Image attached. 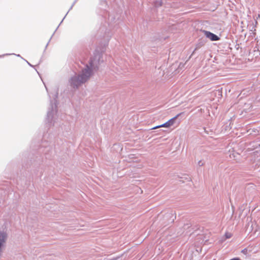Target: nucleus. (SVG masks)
I'll return each instance as SVG.
<instances>
[{
    "label": "nucleus",
    "instance_id": "7ed1b4c3",
    "mask_svg": "<svg viewBox=\"0 0 260 260\" xmlns=\"http://www.w3.org/2000/svg\"><path fill=\"white\" fill-rule=\"evenodd\" d=\"M58 96V93H56L55 95V98L53 100L50 101V106L48 108L47 113V117H46V121L48 123V125L50 126L51 125L53 119L54 117V114L57 112V98Z\"/></svg>",
    "mask_w": 260,
    "mask_h": 260
},
{
    "label": "nucleus",
    "instance_id": "ddd939ff",
    "mask_svg": "<svg viewBox=\"0 0 260 260\" xmlns=\"http://www.w3.org/2000/svg\"><path fill=\"white\" fill-rule=\"evenodd\" d=\"M163 126L161 125H158V126H156L154 127H153L152 129H156L157 128H159V127H162Z\"/></svg>",
    "mask_w": 260,
    "mask_h": 260
},
{
    "label": "nucleus",
    "instance_id": "f257e3e1",
    "mask_svg": "<svg viewBox=\"0 0 260 260\" xmlns=\"http://www.w3.org/2000/svg\"><path fill=\"white\" fill-rule=\"evenodd\" d=\"M90 77V72L89 68H84L80 74L72 77L69 83L71 87L74 89H78L82 84L85 83Z\"/></svg>",
    "mask_w": 260,
    "mask_h": 260
},
{
    "label": "nucleus",
    "instance_id": "6ab92c4d",
    "mask_svg": "<svg viewBox=\"0 0 260 260\" xmlns=\"http://www.w3.org/2000/svg\"><path fill=\"white\" fill-rule=\"evenodd\" d=\"M17 56L20 57V55L19 54L16 55Z\"/></svg>",
    "mask_w": 260,
    "mask_h": 260
},
{
    "label": "nucleus",
    "instance_id": "f03ea898",
    "mask_svg": "<svg viewBox=\"0 0 260 260\" xmlns=\"http://www.w3.org/2000/svg\"><path fill=\"white\" fill-rule=\"evenodd\" d=\"M102 57L103 55L102 53L95 51L94 53L93 56L90 58L88 64L85 66V68H87V67L89 68L90 76L92 75V72L97 71L99 70L100 66L103 62L104 61Z\"/></svg>",
    "mask_w": 260,
    "mask_h": 260
},
{
    "label": "nucleus",
    "instance_id": "39448f33",
    "mask_svg": "<svg viewBox=\"0 0 260 260\" xmlns=\"http://www.w3.org/2000/svg\"><path fill=\"white\" fill-rule=\"evenodd\" d=\"M203 32L206 38L209 39L212 41H216L220 40V38L218 36L210 31L204 30H203Z\"/></svg>",
    "mask_w": 260,
    "mask_h": 260
},
{
    "label": "nucleus",
    "instance_id": "f8f14e48",
    "mask_svg": "<svg viewBox=\"0 0 260 260\" xmlns=\"http://www.w3.org/2000/svg\"><path fill=\"white\" fill-rule=\"evenodd\" d=\"M198 165L199 166H202L204 165V163L202 162V161L201 160H200V161H198Z\"/></svg>",
    "mask_w": 260,
    "mask_h": 260
},
{
    "label": "nucleus",
    "instance_id": "6e6552de",
    "mask_svg": "<svg viewBox=\"0 0 260 260\" xmlns=\"http://www.w3.org/2000/svg\"><path fill=\"white\" fill-rule=\"evenodd\" d=\"M165 218L168 219L169 223H172L174 222V217L173 212L166 213L165 215Z\"/></svg>",
    "mask_w": 260,
    "mask_h": 260
},
{
    "label": "nucleus",
    "instance_id": "423d86ee",
    "mask_svg": "<svg viewBox=\"0 0 260 260\" xmlns=\"http://www.w3.org/2000/svg\"><path fill=\"white\" fill-rule=\"evenodd\" d=\"M207 40L205 38H202L198 40L197 43L196 45V47L192 52L191 55H192L196 50H198L202 47L204 46L206 43Z\"/></svg>",
    "mask_w": 260,
    "mask_h": 260
},
{
    "label": "nucleus",
    "instance_id": "4468645a",
    "mask_svg": "<svg viewBox=\"0 0 260 260\" xmlns=\"http://www.w3.org/2000/svg\"><path fill=\"white\" fill-rule=\"evenodd\" d=\"M230 260H241L239 257H234Z\"/></svg>",
    "mask_w": 260,
    "mask_h": 260
},
{
    "label": "nucleus",
    "instance_id": "aec40b11",
    "mask_svg": "<svg viewBox=\"0 0 260 260\" xmlns=\"http://www.w3.org/2000/svg\"><path fill=\"white\" fill-rule=\"evenodd\" d=\"M51 40V38H50L49 40V41H50Z\"/></svg>",
    "mask_w": 260,
    "mask_h": 260
},
{
    "label": "nucleus",
    "instance_id": "dca6fc26",
    "mask_svg": "<svg viewBox=\"0 0 260 260\" xmlns=\"http://www.w3.org/2000/svg\"><path fill=\"white\" fill-rule=\"evenodd\" d=\"M68 13H69V11L67 13L65 16L63 17V18L62 19V20H61V21L60 23H61L63 21V20H64V18L66 17V16H67V15L68 14ZM59 25H60V24H59Z\"/></svg>",
    "mask_w": 260,
    "mask_h": 260
},
{
    "label": "nucleus",
    "instance_id": "2eb2a0df",
    "mask_svg": "<svg viewBox=\"0 0 260 260\" xmlns=\"http://www.w3.org/2000/svg\"><path fill=\"white\" fill-rule=\"evenodd\" d=\"M225 236H226V238H231V235H230V234H229H229H227V233H226V234H225Z\"/></svg>",
    "mask_w": 260,
    "mask_h": 260
},
{
    "label": "nucleus",
    "instance_id": "a211bd4d",
    "mask_svg": "<svg viewBox=\"0 0 260 260\" xmlns=\"http://www.w3.org/2000/svg\"><path fill=\"white\" fill-rule=\"evenodd\" d=\"M48 43H49V42L46 44V47H47V46H48Z\"/></svg>",
    "mask_w": 260,
    "mask_h": 260
},
{
    "label": "nucleus",
    "instance_id": "4be33fe9",
    "mask_svg": "<svg viewBox=\"0 0 260 260\" xmlns=\"http://www.w3.org/2000/svg\"><path fill=\"white\" fill-rule=\"evenodd\" d=\"M51 40V38H50L49 40V41H50Z\"/></svg>",
    "mask_w": 260,
    "mask_h": 260
},
{
    "label": "nucleus",
    "instance_id": "9d476101",
    "mask_svg": "<svg viewBox=\"0 0 260 260\" xmlns=\"http://www.w3.org/2000/svg\"><path fill=\"white\" fill-rule=\"evenodd\" d=\"M241 252L245 255H247L248 253L247 248H245L243 249V250H242Z\"/></svg>",
    "mask_w": 260,
    "mask_h": 260
},
{
    "label": "nucleus",
    "instance_id": "0eeeda50",
    "mask_svg": "<svg viewBox=\"0 0 260 260\" xmlns=\"http://www.w3.org/2000/svg\"><path fill=\"white\" fill-rule=\"evenodd\" d=\"M181 114V113L177 114L175 117L169 120L168 121L161 124V125L164 127H169L173 125L174 123L175 120L177 119V118Z\"/></svg>",
    "mask_w": 260,
    "mask_h": 260
},
{
    "label": "nucleus",
    "instance_id": "20e7f679",
    "mask_svg": "<svg viewBox=\"0 0 260 260\" xmlns=\"http://www.w3.org/2000/svg\"><path fill=\"white\" fill-rule=\"evenodd\" d=\"M52 149V146L51 145H47L46 144H44V142H42L41 147L39 148V152H43L44 153L45 155V157L46 159H49V156H48L49 152L51 151Z\"/></svg>",
    "mask_w": 260,
    "mask_h": 260
},
{
    "label": "nucleus",
    "instance_id": "1a4fd4ad",
    "mask_svg": "<svg viewBox=\"0 0 260 260\" xmlns=\"http://www.w3.org/2000/svg\"><path fill=\"white\" fill-rule=\"evenodd\" d=\"M191 224L190 223H187L186 224H184L183 228L185 230H188V231L187 232V233H188V232H191V230H189V229L191 228Z\"/></svg>",
    "mask_w": 260,
    "mask_h": 260
},
{
    "label": "nucleus",
    "instance_id": "f3484780",
    "mask_svg": "<svg viewBox=\"0 0 260 260\" xmlns=\"http://www.w3.org/2000/svg\"><path fill=\"white\" fill-rule=\"evenodd\" d=\"M25 61L28 63V64L30 66V67H34V66L32 65H31L29 62H28L27 60H25Z\"/></svg>",
    "mask_w": 260,
    "mask_h": 260
},
{
    "label": "nucleus",
    "instance_id": "412c9836",
    "mask_svg": "<svg viewBox=\"0 0 260 260\" xmlns=\"http://www.w3.org/2000/svg\"><path fill=\"white\" fill-rule=\"evenodd\" d=\"M51 40V38H50L49 40V41H50Z\"/></svg>",
    "mask_w": 260,
    "mask_h": 260
},
{
    "label": "nucleus",
    "instance_id": "9b49d317",
    "mask_svg": "<svg viewBox=\"0 0 260 260\" xmlns=\"http://www.w3.org/2000/svg\"><path fill=\"white\" fill-rule=\"evenodd\" d=\"M76 1H75L73 2V4L72 5V6H71V7H70V8L69 10L68 11L69 12V11H70V10L73 8V6H74V5L76 4Z\"/></svg>",
    "mask_w": 260,
    "mask_h": 260
}]
</instances>
